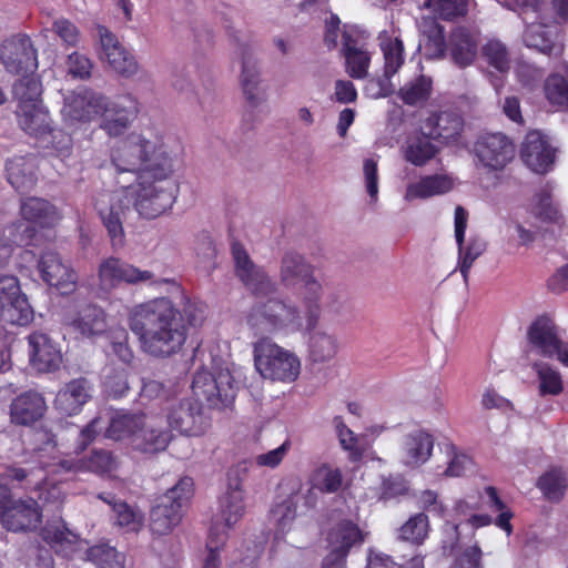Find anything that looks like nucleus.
Instances as JSON below:
<instances>
[{
  "instance_id": "obj_3",
  "label": "nucleus",
  "mask_w": 568,
  "mask_h": 568,
  "mask_svg": "<svg viewBox=\"0 0 568 568\" xmlns=\"http://www.w3.org/2000/svg\"><path fill=\"white\" fill-rule=\"evenodd\" d=\"M111 161L119 173H133L136 181H146L160 172V165H172L169 154L141 134L131 133L112 150Z\"/></svg>"
},
{
  "instance_id": "obj_38",
  "label": "nucleus",
  "mask_w": 568,
  "mask_h": 568,
  "mask_svg": "<svg viewBox=\"0 0 568 568\" xmlns=\"http://www.w3.org/2000/svg\"><path fill=\"white\" fill-rule=\"evenodd\" d=\"M42 540L59 556L70 558L78 550L79 537L65 527L47 525L40 534Z\"/></svg>"
},
{
  "instance_id": "obj_23",
  "label": "nucleus",
  "mask_w": 568,
  "mask_h": 568,
  "mask_svg": "<svg viewBox=\"0 0 568 568\" xmlns=\"http://www.w3.org/2000/svg\"><path fill=\"white\" fill-rule=\"evenodd\" d=\"M30 364L42 373L60 367L62 355L52 339L44 333L33 332L28 336Z\"/></svg>"
},
{
  "instance_id": "obj_25",
  "label": "nucleus",
  "mask_w": 568,
  "mask_h": 568,
  "mask_svg": "<svg viewBox=\"0 0 568 568\" xmlns=\"http://www.w3.org/2000/svg\"><path fill=\"white\" fill-rule=\"evenodd\" d=\"M91 390L92 384L88 378L82 376L73 378L58 392L54 406L61 414L77 415L91 399Z\"/></svg>"
},
{
  "instance_id": "obj_39",
  "label": "nucleus",
  "mask_w": 568,
  "mask_h": 568,
  "mask_svg": "<svg viewBox=\"0 0 568 568\" xmlns=\"http://www.w3.org/2000/svg\"><path fill=\"white\" fill-rule=\"evenodd\" d=\"M343 54L345 58L346 73L356 80L367 77L371 65V54L355 47V40L351 34H343Z\"/></svg>"
},
{
  "instance_id": "obj_47",
  "label": "nucleus",
  "mask_w": 568,
  "mask_h": 568,
  "mask_svg": "<svg viewBox=\"0 0 568 568\" xmlns=\"http://www.w3.org/2000/svg\"><path fill=\"white\" fill-rule=\"evenodd\" d=\"M384 57V75L386 79L394 77L405 62L404 43L399 38H388L381 43Z\"/></svg>"
},
{
  "instance_id": "obj_58",
  "label": "nucleus",
  "mask_w": 568,
  "mask_h": 568,
  "mask_svg": "<svg viewBox=\"0 0 568 568\" xmlns=\"http://www.w3.org/2000/svg\"><path fill=\"white\" fill-rule=\"evenodd\" d=\"M486 242L480 237H470L462 248H458V267L465 282L468 281L474 262L485 252Z\"/></svg>"
},
{
  "instance_id": "obj_5",
  "label": "nucleus",
  "mask_w": 568,
  "mask_h": 568,
  "mask_svg": "<svg viewBox=\"0 0 568 568\" xmlns=\"http://www.w3.org/2000/svg\"><path fill=\"white\" fill-rule=\"evenodd\" d=\"M193 479L182 477L162 495L150 511V530L153 535L170 534L182 519V507L193 495Z\"/></svg>"
},
{
  "instance_id": "obj_56",
  "label": "nucleus",
  "mask_w": 568,
  "mask_h": 568,
  "mask_svg": "<svg viewBox=\"0 0 568 568\" xmlns=\"http://www.w3.org/2000/svg\"><path fill=\"white\" fill-rule=\"evenodd\" d=\"M87 558L99 568H124V557L109 545H95L88 549Z\"/></svg>"
},
{
  "instance_id": "obj_32",
  "label": "nucleus",
  "mask_w": 568,
  "mask_h": 568,
  "mask_svg": "<svg viewBox=\"0 0 568 568\" xmlns=\"http://www.w3.org/2000/svg\"><path fill=\"white\" fill-rule=\"evenodd\" d=\"M427 134L422 132V128L413 134H409L403 146V155L406 162L415 166H424L433 160L439 149L433 143Z\"/></svg>"
},
{
  "instance_id": "obj_14",
  "label": "nucleus",
  "mask_w": 568,
  "mask_h": 568,
  "mask_svg": "<svg viewBox=\"0 0 568 568\" xmlns=\"http://www.w3.org/2000/svg\"><path fill=\"white\" fill-rule=\"evenodd\" d=\"M37 267L41 280L47 285L54 287L60 294L68 295L75 290L78 276L62 261L59 253L53 251L43 252Z\"/></svg>"
},
{
  "instance_id": "obj_46",
  "label": "nucleus",
  "mask_w": 568,
  "mask_h": 568,
  "mask_svg": "<svg viewBox=\"0 0 568 568\" xmlns=\"http://www.w3.org/2000/svg\"><path fill=\"white\" fill-rule=\"evenodd\" d=\"M341 447L348 453L351 463H359L364 458L366 448L358 443V436L347 427L342 416L333 419Z\"/></svg>"
},
{
  "instance_id": "obj_52",
  "label": "nucleus",
  "mask_w": 568,
  "mask_h": 568,
  "mask_svg": "<svg viewBox=\"0 0 568 568\" xmlns=\"http://www.w3.org/2000/svg\"><path fill=\"white\" fill-rule=\"evenodd\" d=\"M547 101L558 110L568 106V80L559 73L550 74L544 84Z\"/></svg>"
},
{
  "instance_id": "obj_34",
  "label": "nucleus",
  "mask_w": 568,
  "mask_h": 568,
  "mask_svg": "<svg viewBox=\"0 0 568 568\" xmlns=\"http://www.w3.org/2000/svg\"><path fill=\"white\" fill-rule=\"evenodd\" d=\"M366 534L351 519L339 520L327 535L328 547H335L349 555L353 547L365 541Z\"/></svg>"
},
{
  "instance_id": "obj_61",
  "label": "nucleus",
  "mask_w": 568,
  "mask_h": 568,
  "mask_svg": "<svg viewBox=\"0 0 568 568\" xmlns=\"http://www.w3.org/2000/svg\"><path fill=\"white\" fill-rule=\"evenodd\" d=\"M537 486L547 499L560 500L567 487V480L561 470L551 469L539 477Z\"/></svg>"
},
{
  "instance_id": "obj_6",
  "label": "nucleus",
  "mask_w": 568,
  "mask_h": 568,
  "mask_svg": "<svg viewBox=\"0 0 568 568\" xmlns=\"http://www.w3.org/2000/svg\"><path fill=\"white\" fill-rule=\"evenodd\" d=\"M191 388L195 403L201 407L222 409L234 403L239 387L229 369L216 375L201 369L194 374Z\"/></svg>"
},
{
  "instance_id": "obj_41",
  "label": "nucleus",
  "mask_w": 568,
  "mask_h": 568,
  "mask_svg": "<svg viewBox=\"0 0 568 568\" xmlns=\"http://www.w3.org/2000/svg\"><path fill=\"white\" fill-rule=\"evenodd\" d=\"M143 418V414L116 413L111 417L104 435L113 440L129 439L133 446L134 436L139 432Z\"/></svg>"
},
{
  "instance_id": "obj_37",
  "label": "nucleus",
  "mask_w": 568,
  "mask_h": 568,
  "mask_svg": "<svg viewBox=\"0 0 568 568\" xmlns=\"http://www.w3.org/2000/svg\"><path fill=\"white\" fill-rule=\"evenodd\" d=\"M454 186L453 180L448 175L433 174L425 175L415 183H410L406 189V199L412 201L416 199H428L449 192Z\"/></svg>"
},
{
  "instance_id": "obj_49",
  "label": "nucleus",
  "mask_w": 568,
  "mask_h": 568,
  "mask_svg": "<svg viewBox=\"0 0 568 568\" xmlns=\"http://www.w3.org/2000/svg\"><path fill=\"white\" fill-rule=\"evenodd\" d=\"M1 316L10 324L24 326L33 320V310L26 294L0 306Z\"/></svg>"
},
{
  "instance_id": "obj_18",
  "label": "nucleus",
  "mask_w": 568,
  "mask_h": 568,
  "mask_svg": "<svg viewBox=\"0 0 568 568\" xmlns=\"http://www.w3.org/2000/svg\"><path fill=\"white\" fill-rule=\"evenodd\" d=\"M63 324L88 338L103 334L108 327L104 310L93 304L68 311L63 316Z\"/></svg>"
},
{
  "instance_id": "obj_4",
  "label": "nucleus",
  "mask_w": 568,
  "mask_h": 568,
  "mask_svg": "<svg viewBox=\"0 0 568 568\" xmlns=\"http://www.w3.org/2000/svg\"><path fill=\"white\" fill-rule=\"evenodd\" d=\"M281 281L286 287L303 285L302 307L305 310L306 328H315L321 316L322 285L313 277L312 265L303 256L287 253L282 260Z\"/></svg>"
},
{
  "instance_id": "obj_53",
  "label": "nucleus",
  "mask_w": 568,
  "mask_h": 568,
  "mask_svg": "<svg viewBox=\"0 0 568 568\" xmlns=\"http://www.w3.org/2000/svg\"><path fill=\"white\" fill-rule=\"evenodd\" d=\"M227 539V534L219 523H213L206 541L207 555L202 568H221L220 550Z\"/></svg>"
},
{
  "instance_id": "obj_27",
  "label": "nucleus",
  "mask_w": 568,
  "mask_h": 568,
  "mask_svg": "<svg viewBox=\"0 0 568 568\" xmlns=\"http://www.w3.org/2000/svg\"><path fill=\"white\" fill-rule=\"evenodd\" d=\"M172 440L171 429L144 417L134 436L132 448L148 455H155L166 449Z\"/></svg>"
},
{
  "instance_id": "obj_13",
  "label": "nucleus",
  "mask_w": 568,
  "mask_h": 568,
  "mask_svg": "<svg viewBox=\"0 0 568 568\" xmlns=\"http://www.w3.org/2000/svg\"><path fill=\"white\" fill-rule=\"evenodd\" d=\"M99 283L103 290H112L122 284L136 285L152 281L154 274L140 270L119 257H108L99 266Z\"/></svg>"
},
{
  "instance_id": "obj_33",
  "label": "nucleus",
  "mask_w": 568,
  "mask_h": 568,
  "mask_svg": "<svg viewBox=\"0 0 568 568\" xmlns=\"http://www.w3.org/2000/svg\"><path fill=\"white\" fill-rule=\"evenodd\" d=\"M34 162L29 156H14L6 163L8 182L19 193L31 190L37 183Z\"/></svg>"
},
{
  "instance_id": "obj_50",
  "label": "nucleus",
  "mask_w": 568,
  "mask_h": 568,
  "mask_svg": "<svg viewBox=\"0 0 568 568\" xmlns=\"http://www.w3.org/2000/svg\"><path fill=\"white\" fill-rule=\"evenodd\" d=\"M271 520L275 523L276 535L287 532L297 515V501L295 496L290 495L282 501L274 504L271 509Z\"/></svg>"
},
{
  "instance_id": "obj_36",
  "label": "nucleus",
  "mask_w": 568,
  "mask_h": 568,
  "mask_svg": "<svg viewBox=\"0 0 568 568\" xmlns=\"http://www.w3.org/2000/svg\"><path fill=\"white\" fill-rule=\"evenodd\" d=\"M523 41L527 48L535 49L548 57L562 53V45L555 41L552 32L541 23L528 24L523 33Z\"/></svg>"
},
{
  "instance_id": "obj_11",
  "label": "nucleus",
  "mask_w": 568,
  "mask_h": 568,
  "mask_svg": "<svg viewBox=\"0 0 568 568\" xmlns=\"http://www.w3.org/2000/svg\"><path fill=\"white\" fill-rule=\"evenodd\" d=\"M0 60L6 70L12 74L33 72L38 68L37 50L27 34H14L4 40L0 50Z\"/></svg>"
},
{
  "instance_id": "obj_40",
  "label": "nucleus",
  "mask_w": 568,
  "mask_h": 568,
  "mask_svg": "<svg viewBox=\"0 0 568 568\" xmlns=\"http://www.w3.org/2000/svg\"><path fill=\"white\" fill-rule=\"evenodd\" d=\"M242 60V74L241 85L246 101L252 108L260 104L264 97L257 95V85L260 82L258 71L256 70V63L253 61L247 45H241L239 48Z\"/></svg>"
},
{
  "instance_id": "obj_29",
  "label": "nucleus",
  "mask_w": 568,
  "mask_h": 568,
  "mask_svg": "<svg viewBox=\"0 0 568 568\" xmlns=\"http://www.w3.org/2000/svg\"><path fill=\"white\" fill-rule=\"evenodd\" d=\"M58 466L64 471H90L98 475L110 474L116 469V460L113 454L104 449H94L87 458L62 459Z\"/></svg>"
},
{
  "instance_id": "obj_55",
  "label": "nucleus",
  "mask_w": 568,
  "mask_h": 568,
  "mask_svg": "<svg viewBox=\"0 0 568 568\" xmlns=\"http://www.w3.org/2000/svg\"><path fill=\"white\" fill-rule=\"evenodd\" d=\"M87 558L99 568H124V557L109 545H95L88 549Z\"/></svg>"
},
{
  "instance_id": "obj_51",
  "label": "nucleus",
  "mask_w": 568,
  "mask_h": 568,
  "mask_svg": "<svg viewBox=\"0 0 568 568\" xmlns=\"http://www.w3.org/2000/svg\"><path fill=\"white\" fill-rule=\"evenodd\" d=\"M424 52L427 60H437L445 57L448 49L445 29L442 24L433 22L424 31Z\"/></svg>"
},
{
  "instance_id": "obj_30",
  "label": "nucleus",
  "mask_w": 568,
  "mask_h": 568,
  "mask_svg": "<svg viewBox=\"0 0 568 568\" xmlns=\"http://www.w3.org/2000/svg\"><path fill=\"white\" fill-rule=\"evenodd\" d=\"M45 410V402L37 392H26L13 399L10 406L11 420L17 425H31L40 419Z\"/></svg>"
},
{
  "instance_id": "obj_19",
  "label": "nucleus",
  "mask_w": 568,
  "mask_h": 568,
  "mask_svg": "<svg viewBox=\"0 0 568 568\" xmlns=\"http://www.w3.org/2000/svg\"><path fill=\"white\" fill-rule=\"evenodd\" d=\"M99 36L101 43V59L119 74L131 77L138 71V62L134 57L118 41L116 37L108 28L100 26Z\"/></svg>"
},
{
  "instance_id": "obj_42",
  "label": "nucleus",
  "mask_w": 568,
  "mask_h": 568,
  "mask_svg": "<svg viewBox=\"0 0 568 568\" xmlns=\"http://www.w3.org/2000/svg\"><path fill=\"white\" fill-rule=\"evenodd\" d=\"M220 507L225 528H232L242 518L245 513L244 491L239 481L234 486L230 483Z\"/></svg>"
},
{
  "instance_id": "obj_26",
  "label": "nucleus",
  "mask_w": 568,
  "mask_h": 568,
  "mask_svg": "<svg viewBox=\"0 0 568 568\" xmlns=\"http://www.w3.org/2000/svg\"><path fill=\"white\" fill-rule=\"evenodd\" d=\"M168 423L172 429L187 436H200L206 427L202 407L190 400L181 402L168 415Z\"/></svg>"
},
{
  "instance_id": "obj_48",
  "label": "nucleus",
  "mask_w": 568,
  "mask_h": 568,
  "mask_svg": "<svg viewBox=\"0 0 568 568\" xmlns=\"http://www.w3.org/2000/svg\"><path fill=\"white\" fill-rule=\"evenodd\" d=\"M43 149L44 155L55 156L61 160L69 158L73 150L72 136L61 129L51 128L47 140L43 143H37Z\"/></svg>"
},
{
  "instance_id": "obj_28",
  "label": "nucleus",
  "mask_w": 568,
  "mask_h": 568,
  "mask_svg": "<svg viewBox=\"0 0 568 568\" xmlns=\"http://www.w3.org/2000/svg\"><path fill=\"white\" fill-rule=\"evenodd\" d=\"M20 215L23 221L41 229H52L61 220L55 205L45 199L37 196L21 199Z\"/></svg>"
},
{
  "instance_id": "obj_35",
  "label": "nucleus",
  "mask_w": 568,
  "mask_h": 568,
  "mask_svg": "<svg viewBox=\"0 0 568 568\" xmlns=\"http://www.w3.org/2000/svg\"><path fill=\"white\" fill-rule=\"evenodd\" d=\"M434 448V437L424 429L408 433L403 443V452L408 465H422L427 462Z\"/></svg>"
},
{
  "instance_id": "obj_63",
  "label": "nucleus",
  "mask_w": 568,
  "mask_h": 568,
  "mask_svg": "<svg viewBox=\"0 0 568 568\" xmlns=\"http://www.w3.org/2000/svg\"><path fill=\"white\" fill-rule=\"evenodd\" d=\"M400 538L415 545L424 542L428 534V517L419 513L412 516L399 529Z\"/></svg>"
},
{
  "instance_id": "obj_20",
  "label": "nucleus",
  "mask_w": 568,
  "mask_h": 568,
  "mask_svg": "<svg viewBox=\"0 0 568 568\" xmlns=\"http://www.w3.org/2000/svg\"><path fill=\"white\" fill-rule=\"evenodd\" d=\"M102 99L103 94L80 87L65 98L62 112L72 121L88 122L100 115Z\"/></svg>"
},
{
  "instance_id": "obj_45",
  "label": "nucleus",
  "mask_w": 568,
  "mask_h": 568,
  "mask_svg": "<svg viewBox=\"0 0 568 568\" xmlns=\"http://www.w3.org/2000/svg\"><path fill=\"white\" fill-rule=\"evenodd\" d=\"M23 75L18 79L13 84V95L18 101V105L21 104H36L43 102L42 95V83L40 79L33 72L22 73Z\"/></svg>"
},
{
  "instance_id": "obj_2",
  "label": "nucleus",
  "mask_w": 568,
  "mask_h": 568,
  "mask_svg": "<svg viewBox=\"0 0 568 568\" xmlns=\"http://www.w3.org/2000/svg\"><path fill=\"white\" fill-rule=\"evenodd\" d=\"M173 165H160V172L146 181H138L136 187H125L124 200L115 193H102L97 200L99 212L113 247L125 243L123 221L129 212V203L140 216L152 220L164 214L175 202L179 185L172 178Z\"/></svg>"
},
{
  "instance_id": "obj_24",
  "label": "nucleus",
  "mask_w": 568,
  "mask_h": 568,
  "mask_svg": "<svg viewBox=\"0 0 568 568\" xmlns=\"http://www.w3.org/2000/svg\"><path fill=\"white\" fill-rule=\"evenodd\" d=\"M527 338L531 347L542 357H551L561 339L559 328L549 314L538 315L527 329Z\"/></svg>"
},
{
  "instance_id": "obj_22",
  "label": "nucleus",
  "mask_w": 568,
  "mask_h": 568,
  "mask_svg": "<svg viewBox=\"0 0 568 568\" xmlns=\"http://www.w3.org/2000/svg\"><path fill=\"white\" fill-rule=\"evenodd\" d=\"M16 118L19 128L28 135L43 143L52 128V120L43 102L17 105Z\"/></svg>"
},
{
  "instance_id": "obj_62",
  "label": "nucleus",
  "mask_w": 568,
  "mask_h": 568,
  "mask_svg": "<svg viewBox=\"0 0 568 568\" xmlns=\"http://www.w3.org/2000/svg\"><path fill=\"white\" fill-rule=\"evenodd\" d=\"M114 524L126 531L138 532L142 526L144 516L143 514L130 506L126 501L114 505Z\"/></svg>"
},
{
  "instance_id": "obj_64",
  "label": "nucleus",
  "mask_w": 568,
  "mask_h": 568,
  "mask_svg": "<svg viewBox=\"0 0 568 568\" xmlns=\"http://www.w3.org/2000/svg\"><path fill=\"white\" fill-rule=\"evenodd\" d=\"M483 57L487 63L501 73L508 72L510 61L508 50L504 43L498 40H489L481 49Z\"/></svg>"
},
{
  "instance_id": "obj_15",
  "label": "nucleus",
  "mask_w": 568,
  "mask_h": 568,
  "mask_svg": "<svg viewBox=\"0 0 568 568\" xmlns=\"http://www.w3.org/2000/svg\"><path fill=\"white\" fill-rule=\"evenodd\" d=\"M520 158L531 171L546 174L555 162L556 149L546 134L539 130H531L521 143Z\"/></svg>"
},
{
  "instance_id": "obj_54",
  "label": "nucleus",
  "mask_w": 568,
  "mask_h": 568,
  "mask_svg": "<svg viewBox=\"0 0 568 568\" xmlns=\"http://www.w3.org/2000/svg\"><path fill=\"white\" fill-rule=\"evenodd\" d=\"M432 94V80L425 75L400 88L398 95L407 105H417L426 102Z\"/></svg>"
},
{
  "instance_id": "obj_60",
  "label": "nucleus",
  "mask_w": 568,
  "mask_h": 568,
  "mask_svg": "<svg viewBox=\"0 0 568 568\" xmlns=\"http://www.w3.org/2000/svg\"><path fill=\"white\" fill-rule=\"evenodd\" d=\"M468 0H425L424 8H433L439 18L453 21L468 12Z\"/></svg>"
},
{
  "instance_id": "obj_59",
  "label": "nucleus",
  "mask_w": 568,
  "mask_h": 568,
  "mask_svg": "<svg viewBox=\"0 0 568 568\" xmlns=\"http://www.w3.org/2000/svg\"><path fill=\"white\" fill-rule=\"evenodd\" d=\"M337 353L336 339L325 333H316L310 338V358L315 363L332 359Z\"/></svg>"
},
{
  "instance_id": "obj_8",
  "label": "nucleus",
  "mask_w": 568,
  "mask_h": 568,
  "mask_svg": "<svg viewBox=\"0 0 568 568\" xmlns=\"http://www.w3.org/2000/svg\"><path fill=\"white\" fill-rule=\"evenodd\" d=\"M303 314L305 310L303 308ZM248 322L254 326H265L271 331L292 328H306V317L301 315L300 311L286 304L283 300L270 297L263 302H257L251 308Z\"/></svg>"
},
{
  "instance_id": "obj_31",
  "label": "nucleus",
  "mask_w": 568,
  "mask_h": 568,
  "mask_svg": "<svg viewBox=\"0 0 568 568\" xmlns=\"http://www.w3.org/2000/svg\"><path fill=\"white\" fill-rule=\"evenodd\" d=\"M477 39L465 27L454 29L449 36L448 50L452 61L459 68L470 65L477 55Z\"/></svg>"
},
{
  "instance_id": "obj_10",
  "label": "nucleus",
  "mask_w": 568,
  "mask_h": 568,
  "mask_svg": "<svg viewBox=\"0 0 568 568\" xmlns=\"http://www.w3.org/2000/svg\"><path fill=\"white\" fill-rule=\"evenodd\" d=\"M474 151L486 169L501 171L515 159L516 145L505 133H485L476 140Z\"/></svg>"
},
{
  "instance_id": "obj_21",
  "label": "nucleus",
  "mask_w": 568,
  "mask_h": 568,
  "mask_svg": "<svg viewBox=\"0 0 568 568\" xmlns=\"http://www.w3.org/2000/svg\"><path fill=\"white\" fill-rule=\"evenodd\" d=\"M36 225L26 221H16L4 225L0 221V268L4 267L16 247L34 245Z\"/></svg>"
},
{
  "instance_id": "obj_17",
  "label": "nucleus",
  "mask_w": 568,
  "mask_h": 568,
  "mask_svg": "<svg viewBox=\"0 0 568 568\" xmlns=\"http://www.w3.org/2000/svg\"><path fill=\"white\" fill-rule=\"evenodd\" d=\"M42 520V513L38 503L29 498L11 499L8 507L0 516L2 526L13 532L30 531L38 528Z\"/></svg>"
},
{
  "instance_id": "obj_7",
  "label": "nucleus",
  "mask_w": 568,
  "mask_h": 568,
  "mask_svg": "<svg viewBox=\"0 0 568 568\" xmlns=\"http://www.w3.org/2000/svg\"><path fill=\"white\" fill-rule=\"evenodd\" d=\"M254 363L264 378L294 382L301 368L300 359L288 351L263 337L254 344Z\"/></svg>"
},
{
  "instance_id": "obj_1",
  "label": "nucleus",
  "mask_w": 568,
  "mask_h": 568,
  "mask_svg": "<svg viewBox=\"0 0 568 568\" xmlns=\"http://www.w3.org/2000/svg\"><path fill=\"white\" fill-rule=\"evenodd\" d=\"M182 308L166 296L155 297L135 305L128 324L136 336L141 351L154 358L165 359L182 352L190 327L204 320L200 303L183 296Z\"/></svg>"
},
{
  "instance_id": "obj_12",
  "label": "nucleus",
  "mask_w": 568,
  "mask_h": 568,
  "mask_svg": "<svg viewBox=\"0 0 568 568\" xmlns=\"http://www.w3.org/2000/svg\"><path fill=\"white\" fill-rule=\"evenodd\" d=\"M235 264V274L245 287L255 296H266L276 291L275 284L267 274L250 258L244 246L234 241L231 246Z\"/></svg>"
},
{
  "instance_id": "obj_57",
  "label": "nucleus",
  "mask_w": 568,
  "mask_h": 568,
  "mask_svg": "<svg viewBox=\"0 0 568 568\" xmlns=\"http://www.w3.org/2000/svg\"><path fill=\"white\" fill-rule=\"evenodd\" d=\"M87 558L99 568H124V557L109 545H95L88 549Z\"/></svg>"
},
{
  "instance_id": "obj_16",
  "label": "nucleus",
  "mask_w": 568,
  "mask_h": 568,
  "mask_svg": "<svg viewBox=\"0 0 568 568\" xmlns=\"http://www.w3.org/2000/svg\"><path fill=\"white\" fill-rule=\"evenodd\" d=\"M422 132L442 144L456 142L464 129V119L454 111H433L420 121Z\"/></svg>"
},
{
  "instance_id": "obj_43",
  "label": "nucleus",
  "mask_w": 568,
  "mask_h": 568,
  "mask_svg": "<svg viewBox=\"0 0 568 568\" xmlns=\"http://www.w3.org/2000/svg\"><path fill=\"white\" fill-rule=\"evenodd\" d=\"M310 483L313 489L322 494H335L342 488L343 474L339 468L324 463L312 471Z\"/></svg>"
},
{
  "instance_id": "obj_9",
  "label": "nucleus",
  "mask_w": 568,
  "mask_h": 568,
  "mask_svg": "<svg viewBox=\"0 0 568 568\" xmlns=\"http://www.w3.org/2000/svg\"><path fill=\"white\" fill-rule=\"evenodd\" d=\"M139 113V102L131 94H121L113 100L103 95L100 128L109 136H120L125 133Z\"/></svg>"
},
{
  "instance_id": "obj_44",
  "label": "nucleus",
  "mask_w": 568,
  "mask_h": 568,
  "mask_svg": "<svg viewBox=\"0 0 568 568\" xmlns=\"http://www.w3.org/2000/svg\"><path fill=\"white\" fill-rule=\"evenodd\" d=\"M532 368L539 383V396H558L564 392L562 376L556 368L544 362L534 363Z\"/></svg>"
}]
</instances>
